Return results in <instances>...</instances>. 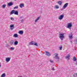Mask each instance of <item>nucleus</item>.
I'll return each mask as SVG.
<instances>
[{
  "label": "nucleus",
  "instance_id": "cd10ccee",
  "mask_svg": "<svg viewBox=\"0 0 77 77\" xmlns=\"http://www.w3.org/2000/svg\"><path fill=\"white\" fill-rule=\"evenodd\" d=\"M18 6H16L14 8V9H18Z\"/></svg>",
  "mask_w": 77,
  "mask_h": 77
},
{
  "label": "nucleus",
  "instance_id": "473e14b6",
  "mask_svg": "<svg viewBox=\"0 0 77 77\" xmlns=\"http://www.w3.org/2000/svg\"><path fill=\"white\" fill-rule=\"evenodd\" d=\"M65 8H63H63H62L61 9V11H63V10H64V9H65Z\"/></svg>",
  "mask_w": 77,
  "mask_h": 77
},
{
  "label": "nucleus",
  "instance_id": "a211bd4d",
  "mask_svg": "<svg viewBox=\"0 0 77 77\" xmlns=\"http://www.w3.org/2000/svg\"><path fill=\"white\" fill-rule=\"evenodd\" d=\"M73 61H76L77 60V58L75 57H74L73 58Z\"/></svg>",
  "mask_w": 77,
  "mask_h": 77
},
{
  "label": "nucleus",
  "instance_id": "c85d7f7f",
  "mask_svg": "<svg viewBox=\"0 0 77 77\" xmlns=\"http://www.w3.org/2000/svg\"><path fill=\"white\" fill-rule=\"evenodd\" d=\"M77 40H75L74 41V44H77Z\"/></svg>",
  "mask_w": 77,
  "mask_h": 77
},
{
  "label": "nucleus",
  "instance_id": "423d86ee",
  "mask_svg": "<svg viewBox=\"0 0 77 77\" xmlns=\"http://www.w3.org/2000/svg\"><path fill=\"white\" fill-rule=\"evenodd\" d=\"M10 29L11 30H12L14 29V25L13 24H11L10 26Z\"/></svg>",
  "mask_w": 77,
  "mask_h": 77
},
{
  "label": "nucleus",
  "instance_id": "20e7f679",
  "mask_svg": "<svg viewBox=\"0 0 77 77\" xmlns=\"http://www.w3.org/2000/svg\"><path fill=\"white\" fill-rule=\"evenodd\" d=\"M45 55L47 56H51V54H50V53L48 52L45 51Z\"/></svg>",
  "mask_w": 77,
  "mask_h": 77
},
{
  "label": "nucleus",
  "instance_id": "9b49d317",
  "mask_svg": "<svg viewBox=\"0 0 77 77\" xmlns=\"http://www.w3.org/2000/svg\"><path fill=\"white\" fill-rule=\"evenodd\" d=\"M18 33L19 34H20V35H23L24 32H23V31L20 30L19 31Z\"/></svg>",
  "mask_w": 77,
  "mask_h": 77
},
{
  "label": "nucleus",
  "instance_id": "a19ab883",
  "mask_svg": "<svg viewBox=\"0 0 77 77\" xmlns=\"http://www.w3.org/2000/svg\"><path fill=\"white\" fill-rule=\"evenodd\" d=\"M70 42H71V44H72V41L70 40Z\"/></svg>",
  "mask_w": 77,
  "mask_h": 77
},
{
  "label": "nucleus",
  "instance_id": "c756f323",
  "mask_svg": "<svg viewBox=\"0 0 77 77\" xmlns=\"http://www.w3.org/2000/svg\"><path fill=\"white\" fill-rule=\"evenodd\" d=\"M11 20H12V21H14V18L13 17H11Z\"/></svg>",
  "mask_w": 77,
  "mask_h": 77
},
{
  "label": "nucleus",
  "instance_id": "b1692460",
  "mask_svg": "<svg viewBox=\"0 0 77 77\" xmlns=\"http://www.w3.org/2000/svg\"><path fill=\"white\" fill-rule=\"evenodd\" d=\"M55 57L56 59H58V61H59V59H60L59 57L58 56L56 57Z\"/></svg>",
  "mask_w": 77,
  "mask_h": 77
},
{
  "label": "nucleus",
  "instance_id": "ea45409f",
  "mask_svg": "<svg viewBox=\"0 0 77 77\" xmlns=\"http://www.w3.org/2000/svg\"><path fill=\"white\" fill-rule=\"evenodd\" d=\"M76 63H75V64L76 65H77V61H76Z\"/></svg>",
  "mask_w": 77,
  "mask_h": 77
},
{
  "label": "nucleus",
  "instance_id": "f3484780",
  "mask_svg": "<svg viewBox=\"0 0 77 77\" xmlns=\"http://www.w3.org/2000/svg\"><path fill=\"white\" fill-rule=\"evenodd\" d=\"M66 59H69V58H70V55H68L66 57Z\"/></svg>",
  "mask_w": 77,
  "mask_h": 77
},
{
  "label": "nucleus",
  "instance_id": "aec40b11",
  "mask_svg": "<svg viewBox=\"0 0 77 77\" xmlns=\"http://www.w3.org/2000/svg\"><path fill=\"white\" fill-rule=\"evenodd\" d=\"M71 35L69 36V38L70 39H72V32L71 33Z\"/></svg>",
  "mask_w": 77,
  "mask_h": 77
},
{
  "label": "nucleus",
  "instance_id": "2eb2a0df",
  "mask_svg": "<svg viewBox=\"0 0 77 77\" xmlns=\"http://www.w3.org/2000/svg\"><path fill=\"white\" fill-rule=\"evenodd\" d=\"M13 36L14 37V38H17V37L18 36V34H14V35Z\"/></svg>",
  "mask_w": 77,
  "mask_h": 77
},
{
  "label": "nucleus",
  "instance_id": "1a4fd4ad",
  "mask_svg": "<svg viewBox=\"0 0 77 77\" xmlns=\"http://www.w3.org/2000/svg\"><path fill=\"white\" fill-rule=\"evenodd\" d=\"M64 15H61L59 17V20H62L63 18Z\"/></svg>",
  "mask_w": 77,
  "mask_h": 77
},
{
  "label": "nucleus",
  "instance_id": "4468645a",
  "mask_svg": "<svg viewBox=\"0 0 77 77\" xmlns=\"http://www.w3.org/2000/svg\"><path fill=\"white\" fill-rule=\"evenodd\" d=\"M18 42L17 41H16L14 42V45H18Z\"/></svg>",
  "mask_w": 77,
  "mask_h": 77
},
{
  "label": "nucleus",
  "instance_id": "bb28decb",
  "mask_svg": "<svg viewBox=\"0 0 77 77\" xmlns=\"http://www.w3.org/2000/svg\"><path fill=\"white\" fill-rule=\"evenodd\" d=\"M6 6V4H4V5H3L2 6L3 7V8H5Z\"/></svg>",
  "mask_w": 77,
  "mask_h": 77
},
{
  "label": "nucleus",
  "instance_id": "0eeeda50",
  "mask_svg": "<svg viewBox=\"0 0 77 77\" xmlns=\"http://www.w3.org/2000/svg\"><path fill=\"white\" fill-rule=\"evenodd\" d=\"M10 60H11L10 57H8L6 58L5 60L7 62H9L10 61Z\"/></svg>",
  "mask_w": 77,
  "mask_h": 77
},
{
  "label": "nucleus",
  "instance_id": "e433bc0d",
  "mask_svg": "<svg viewBox=\"0 0 77 77\" xmlns=\"http://www.w3.org/2000/svg\"><path fill=\"white\" fill-rule=\"evenodd\" d=\"M24 21V20L22 19L21 20V23H23V22Z\"/></svg>",
  "mask_w": 77,
  "mask_h": 77
},
{
  "label": "nucleus",
  "instance_id": "f257e3e1",
  "mask_svg": "<svg viewBox=\"0 0 77 77\" xmlns=\"http://www.w3.org/2000/svg\"><path fill=\"white\" fill-rule=\"evenodd\" d=\"M64 35L65 33H62L60 34L59 38L61 39V41H63V39L65 38Z\"/></svg>",
  "mask_w": 77,
  "mask_h": 77
},
{
  "label": "nucleus",
  "instance_id": "a878e982",
  "mask_svg": "<svg viewBox=\"0 0 77 77\" xmlns=\"http://www.w3.org/2000/svg\"><path fill=\"white\" fill-rule=\"evenodd\" d=\"M50 62H51V63H54V61L53 60H52L51 59L50 60Z\"/></svg>",
  "mask_w": 77,
  "mask_h": 77
},
{
  "label": "nucleus",
  "instance_id": "4c0bfd02",
  "mask_svg": "<svg viewBox=\"0 0 77 77\" xmlns=\"http://www.w3.org/2000/svg\"><path fill=\"white\" fill-rule=\"evenodd\" d=\"M54 67H53V68H52V70H53V71H54V70H55V69H54Z\"/></svg>",
  "mask_w": 77,
  "mask_h": 77
},
{
  "label": "nucleus",
  "instance_id": "f03ea898",
  "mask_svg": "<svg viewBox=\"0 0 77 77\" xmlns=\"http://www.w3.org/2000/svg\"><path fill=\"white\" fill-rule=\"evenodd\" d=\"M30 44L31 45H35V46H38V43L37 42H35L32 41L30 43Z\"/></svg>",
  "mask_w": 77,
  "mask_h": 77
},
{
  "label": "nucleus",
  "instance_id": "9d476101",
  "mask_svg": "<svg viewBox=\"0 0 77 77\" xmlns=\"http://www.w3.org/2000/svg\"><path fill=\"white\" fill-rule=\"evenodd\" d=\"M14 13H15V10H13L11 11V12L10 13V15H12V14H14Z\"/></svg>",
  "mask_w": 77,
  "mask_h": 77
},
{
  "label": "nucleus",
  "instance_id": "f8f14e48",
  "mask_svg": "<svg viewBox=\"0 0 77 77\" xmlns=\"http://www.w3.org/2000/svg\"><path fill=\"white\" fill-rule=\"evenodd\" d=\"M14 15H18V11L17 10H14Z\"/></svg>",
  "mask_w": 77,
  "mask_h": 77
},
{
  "label": "nucleus",
  "instance_id": "5701e85b",
  "mask_svg": "<svg viewBox=\"0 0 77 77\" xmlns=\"http://www.w3.org/2000/svg\"><path fill=\"white\" fill-rule=\"evenodd\" d=\"M59 6L58 5H56L55 7V9H59Z\"/></svg>",
  "mask_w": 77,
  "mask_h": 77
},
{
  "label": "nucleus",
  "instance_id": "4be33fe9",
  "mask_svg": "<svg viewBox=\"0 0 77 77\" xmlns=\"http://www.w3.org/2000/svg\"><path fill=\"white\" fill-rule=\"evenodd\" d=\"M73 77H77V73H74L73 75Z\"/></svg>",
  "mask_w": 77,
  "mask_h": 77
},
{
  "label": "nucleus",
  "instance_id": "ddd939ff",
  "mask_svg": "<svg viewBox=\"0 0 77 77\" xmlns=\"http://www.w3.org/2000/svg\"><path fill=\"white\" fill-rule=\"evenodd\" d=\"M19 6L21 8H22L23 7H24V4H21Z\"/></svg>",
  "mask_w": 77,
  "mask_h": 77
},
{
  "label": "nucleus",
  "instance_id": "f704fd0d",
  "mask_svg": "<svg viewBox=\"0 0 77 77\" xmlns=\"http://www.w3.org/2000/svg\"><path fill=\"white\" fill-rule=\"evenodd\" d=\"M38 20L36 19L35 20V23H36V22H37V21Z\"/></svg>",
  "mask_w": 77,
  "mask_h": 77
},
{
  "label": "nucleus",
  "instance_id": "37998d69",
  "mask_svg": "<svg viewBox=\"0 0 77 77\" xmlns=\"http://www.w3.org/2000/svg\"><path fill=\"white\" fill-rule=\"evenodd\" d=\"M1 63H0V68L1 67V66H2V65H1Z\"/></svg>",
  "mask_w": 77,
  "mask_h": 77
},
{
  "label": "nucleus",
  "instance_id": "7ed1b4c3",
  "mask_svg": "<svg viewBox=\"0 0 77 77\" xmlns=\"http://www.w3.org/2000/svg\"><path fill=\"white\" fill-rule=\"evenodd\" d=\"M72 26V23H70L68 24L67 26V28L69 29H71V27Z\"/></svg>",
  "mask_w": 77,
  "mask_h": 77
},
{
  "label": "nucleus",
  "instance_id": "393cba45",
  "mask_svg": "<svg viewBox=\"0 0 77 77\" xmlns=\"http://www.w3.org/2000/svg\"><path fill=\"white\" fill-rule=\"evenodd\" d=\"M14 48H15L14 47H11V48H10V49L11 50H14Z\"/></svg>",
  "mask_w": 77,
  "mask_h": 77
},
{
  "label": "nucleus",
  "instance_id": "c9c22d12",
  "mask_svg": "<svg viewBox=\"0 0 77 77\" xmlns=\"http://www.w3.org/2000/svg\"><path fill=\"white\" fill-rule=\"evenodd\" d=\"M57 56H58V54H56V55L55 57H57Z\"/></svg>",
  "mask_w": 77,
  "mask_h": 77
},
{
  "label": "nucleus",
  "instance_id": "6ab92c4d",
  "mask_svg": "<svg viewBox=\"0 0 77 77\" xmlns=\"http://www.w3.org/2000/svg\"><path fill=\"white\" fill-rule=\"evenodd\" d=\"M57 3L59 4L60 5H61L62 3V2L60 1H58L57 2Z\"/></svg>",
  "mask_w": 77,
  "mask_h": 77
},
{
  "label": "nucleus",
  "instance_id": "2f4dec72",
  "mask_svg": "<svg viewBox=\"0 0 77 77\" xmlns=\"http://www.w3.org/2000/svg\"><path fill=\"white\" fill-rule=\"evenodd\" d=\"M41 18V16H39L37 18V19H38V20H39V18Z\"/></svg>",
  "mask_w": 77,
  "mask_h": 77
},
{
  "label": "nucleus",
  "instance_id": "39448f33",
  "mask_svg": "<svg viewBox=\"0 0 77 77\" xmlns=\"http://www.w3.org/2000/svg\"><path fill=\"white\" fill-rule=\"evenodd\" d=\"M8 6L9 7V6H12L13 5H14V3H13V2H10L8 4Z\"/></svg>",
  "mask_w": 77,
  "mask_h": 77
},
{
  "label": "nucleus",
  "instance_id": "dca6fc26",
  "mask_svg": "<svg viewBox=\"0 0 77 77\" xmlns=\"http://www.w3.org/2000/svg\"><path fill=\"white\" fill-rule=\"evenodd\" d=\"M1 77H6V74H5V73H3L1 76Z\"/></svg>",
  "mask_w": 77,
  "mask_h": 77
},
{
  "label": "nucleus",
  "instance_id": "72a5a7b5",
  "mask_svg": "<svg viewBox=\"0 0 77 77\" xmlns=\"http://www.w3.org/2000/svg\"><path fill=\"white\" fill-rule=\"evenodd\" d=\"M38 20L36 19L35 20V23H36V22H37V21Z\"/></svg>",
  "mask_w": 77,
  "mask_h": 77
},
{
  "label": "nucleus",
  "instance_id": "58836bf2",
  "mask_svg": "<svg viewBox=\"0 0 77 77\" xmlns=\"http://www.w3.org/2000/svg\"><path fill=\"white\" fill-rule=\"evenodd\" d=\"M9 46V45H6V47H8Z\"/></svg>",
  "mask_w": 77,
  "mask_h": 77
},
{
  "label": "nucleus",
  "instance_id": "7c9ffc66",
  "mask_svg": "<svg viewBox=\"0 0 77 77\" xmlns=\"http://www.w3.org/2000/svg\"><path fill=\"white\" fill-rule=\"evenodd\" d=\"M59 48L60 50H62V46H60V47H59Z\"/></svg>",
  "mask_w": 77,
  "mask_h": 77
},
{
  "label": "nucleus",
  "instance_id": "412c9836",
  "mask_svg": "<svg viewBox=\"0 0 77 77\" xmlns=\"http://www.w3.org/2000/svg\"><path fill=\"white\" fill-rule=\"evenodd\" d=\"M10 43H11L10 45H12V44H14V41L12 40V42H11V41L10 42Z\"/></svg>",
  "mask_w": 77,
  "mask_h": 77
},
{
  "label": "nucleus",
  "instance_id": "79ce46f5",
  "mask_svg": "<svg viewBox=\"0 0 77 77\" xmlns=\"http://www.w3.org/2000/svg\"><path fill=\"white\" fill-rule=\"evenodd\" d=\"M22 18H23V17H20V19H21Z\"/></svg>",
  "mask_w": 77,
  "mask_h": 77
},
{
  "label": "nucleus",
  "instance_id": "6e6552de",
  "mask_svg": "<svg viewBox=\"0 0 77 77\" xmlns=\"http://www.w3.org/2000/svg\"><path fill=\"white\" fill-rule=\"evenodd\" d=\"M68 3H66L63 6V8H65L68 6Z\"/></svg>",
  "mask_w": 77,
  "mask_h": 77
}]
</instances>
